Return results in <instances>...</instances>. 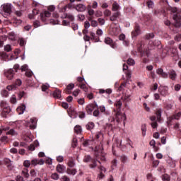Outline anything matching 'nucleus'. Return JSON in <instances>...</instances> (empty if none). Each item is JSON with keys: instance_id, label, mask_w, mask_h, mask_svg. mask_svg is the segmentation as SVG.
<instances>
[{"instance_id": "obj_24", "label": "nucleus", "mask_w": 181, "mask_h": 181, "mask_svg": "<svg viewBox=\"0 0 181 181\" xmlns=\"http://www.w3.org/2000/svg\"><path fill=\"white\" fill-rule=\"evenodd\" d=\"M54 98H62V90L57 89L53 93Z\"/></svg>"}, {"instance_id": "obj_44", "label": "nucleus", "mask_w": 181, "mask_h": 181, "mask_svg": "<svg viewBox=\"0 0 181 181\" xmlns=\"http://www.w3.org/2000/svg\"><path fill=\"white\" fill-rule=\"evenodd\" d=\"M98 22L100 26H103V25H105V19L99 18L98 19Z\"/></svg>"}, {"instance_id": "obj_48", "label": "nucleus", "mask_w": 181, "mask_h": 181, "mask_svg": "<svg viewBox=\"0 0 181 181\" xmlns=\"http://www.w3.org/2000/svg\"><path fill=\"white\" fill-rule=\"evenodd\" d=\"M80 88H81V90H84L85 93H87V91H88V88H87V86H86V84H81L80 86Z\"/></svg>"}, {"instance_id": "obj_14", "label": "nucleus", "mask_w": 181, "mask_h": 181, "mask_svg": "<svg viewBox=\"0 0 181 181\" xmlns=\"http://www.w3.org/2000/svg\"><path fill=\"white\" fill-rule=\"evenodd\" d=\"M75 9L77 11V12H85L87 7L83 4H79L76 6Z\"/></svg>"}, {"instance_id": "obj_54", "label": "nucleus", "mask_w": 181, "mask_h": 181, "mask_svg": "<svg viewBox=\"0 0 181 181\" xmlns=\"http://www.w3.org/2000/svg\"><path fill=\"white\" fill-rule=\"evenodd\" d=\"M160 161L159 160H155L153 161V168H158V166L159 165Z\"/></svg>"}, {"instance_id": "obj_2", "label": "nucleus", "mask_w": 181, "mask_h": 181, "mask_svg": "<svg viewBox=\"0 0 181 181\" xmlns=\"http://www.w3.org/2000/svg\"><path fill=\"white\" fill-rule=\"evenodd\" d=\"M171 12H173V13H176L173 16V19L175 21L174 26H175V28H180L181 16L179 15L180 11L176 7H172Z\"/></svg>"}, {"instance_id": "obj_1", "label": "nucleus", "mask_w": 181, "mask_h": 181, "mask_svg": "<svg viewBox=\"0 0 181 181\" xmlns=\"http://www.w3.org/2000/svg\"><path fill=\"white\" fill-rule=\"evenodd\" d=\"M115 105L117 108V112H116L117 122H120L121 121H127V115H125V113L121 114V107H122V99L116 101Z\"/></svg>"}, {"instance_id": "obj_34", "label": "nucleus", "mask_w": 181, "mask_h": 181, "mask_svg": "<svg viewBox=\"0 0 181 181\" xmlns=\"http://www.w3.org/2000/svg\"><path fill=\"white\" fill-rule=\"evenodd\" d=\"M88 20L90 22V26L93 28H97V26H98V22H97V21L92 20L91 18H90Z\"/></svg>"}, {"instance_id": "obj_64", "label": "nucleus", "mask_w": 181, "mask_h": 181, "mask_svg": "<svg viewBox=\"0 0 181 181\" xmlns=\"http://www.w3.org/2000/svg\"><path fill=\"white\" fill-rule=\"evenodd\" d=\"M72 29L74 30H78V25L76 23H72Z\"/></svg>"}, {"instance_id": "obj_38", "label": "nucleus", "mask_w": 181, "mask_h": 181, "mask_svg": "<svg viewBox=\"0 0 181 181\" xmlns=\"http://www.w3.org/2000/svg\"><path fill=\"white\" fill-rule=\"evenodd\" d=\"M93 160V158L90 155L86 156L83 158V162L88 163V162H91Z\"/></svg>"}, {"instance_id": "obj_8", "label": "nucleus", "mask_w": 181, "mask_h": 181, "mask_svg": "<svg viewBox=\"0 0 181 181\" xmlns=\"http://www.w3.org/2000/svg\"><path fill=\"white\" fill-rule=\"evenodd\" d=\"M165 162L168 168H170L171 169L176 168V160H173V158L168 157L165 159Z\"/></svg>"}, {"instance_id": "obj_7", "label": "nucleus", "mask_w": 181, "mask_h": 181, "mask_svg": "<svg viewBox=\"0 0 181 181\" xmlns=\"http://www.w3.org/2000/svg\"><path fill=\"white\" fill-rule=\"evenodd\" d=\"M21 86H22V80L16 79L15 84L9 85L7 86V90L8 91H13V90H16V86L19 87Z\"/></svg>"}, {"instance_id": "obj_11", "label": "nucleus", "mask_w": 181, "mask_h": 181, "mask_svg": "<svg viewBox=\"0 0 181 181\" xmlns=\"http://www.w3.org/2000/svg\"><path fill=\"white\" fill-rule=\"evenodd\" d=\"M51 15L52 13H50V12L49 11H44L41 13H40L41 21H42V22H46V21H47V18H50Z\"/></svg>"}, {"instance_id": "obj_16", "label": "nucleus", "mask_w": 181, "mask_h": 181, "mask_svg": "<svg viewBox=\"0 0 181 181\" xmlns=\"http://www.w3.org/2000/svg\"><path fill=\"white\" fill-rule=\"evenodd\" d=\"M56 170L58 172V173L63 174L64 172H66V166L64 165L58 164L57 165Z\"/></svg>"}, {"instance_id": "obj_43", "label": "nucleus", "mask_w": 181, "mask_h": 181, "mask_svg": "<svg viewBox=\"0 0 181 181\" xmlns=\"http://www.w3.org/2000/svg\"><path fill=\"white\" fill-rule=\"evenodd\" d=\"M111 11L109 9H106L103 11L104 16L105 17L111 16Z\"/></svg>"}, {"instance_id": "obj_63", "label": "nucleus", "mask_w": 181, "mask_h": 181, "mask_svg": "<svg viewBox=\"0 0 181 181\" xmlns=\"http://www.w3.org/2000/svg\"><path fill=\"white\" fill-rule=\"evenodd\" d=\"M21 71H28V65H23L21 68Z\"/></svg>"}, {"instance_id": "obj_13", "label": "nucleus", "mask_w": 181, "mask_h": 181, "mask_svg": "<svg viewBox=\"0 0 181 181\" xmlns=\"http://www.w3.org/2000/svg\"><path fill=\"white\" fill-rule=\"evenodd\" d=\"M31 165L36 166L37 165H45V160L43 158L41 159H33L31 160Z\"/></svg>"}, {"instance_id": "obj_30", "label": "nucleus", "mask_w": 181, "mask_h": 181, "mask_svg": "<svg viewBox=\"0 0 181 181\" xmlns=\"http://www.w3.org/2000/svg\"><path fill=\"white\" fill-rule=\"evenodd\" d=\"M74 129V132L78 134H81V132H83V129L81 128V126H80V125L75 126Z\"/></svg>"}, {"instance_id": "obj_35", "label": "nucleus", "mask_w": 181, "mask_h": 181, "mask_svg": "<svg viewBox=\"0 0 181 181\" xmlns=\"http://www.w3.org/2000/svg\"><path fill=\"white\" fill-rule=\"evenodd\" d=\"M31 124L30 125V127L32 129H35L36 128V118L30 119Z\"/></svg>"}, {"instance_id": "obj_23", "label": "nucleus", "mask_w": 181, "mask_h": 181, "mask_svg": "<svg viewBox=\"0 0 181 181\" xmlns=\"http://www.w3.org/2000/svg\"><path fill=\"white\" fill-rule=\"evenodd\" d=\"M175 119H179V117H175V115L168 117L167 124L168 125H172V124H173V121H175Z\"/></svg>"}, {"instance_id": "obj_27", "label": "nucleus", "mask_w": 181, "mask_h": 181, "mask_svg": "<svg viewBox=\"0 0 181 181\" xmlns=\"http://www.w3.org/2000/svg\"><path fill=\"white\" fill-rule=\"evenodd\" d=\"M162 112H163V110H162V108L157 110L156 112V115L158 121H160V118L162 117Z\"/></svg>"}, {"instance_id": "obj_20", "label": "nucleus", "mask_w": 181, "mask_h": 181, "mask_svg": "<svg viewBox=\"0 0 181 181\" xmlns=\"http://www.w3.org/2000/svg\"><path fill=\"white\" fill-rule=\"evenodd\" d=\"M120 161L123 165H127V163H129V158L123 154L120 156Z\"/></svg>"}, {"instance_id": "obj_53", "label": "nucleus", "mask_w": 181, "mask_h": 181, "mask_svg": "<svg viewBox=\"0 0 181 181\" xmlns=\"http://www.w3.org/2000/svg\"><path fill=\"white\" fill-rule=\"evenodd\" d=\"M1 94L3 97H8V95H9V93H8V90H1Z\"/></svg>"}, {"instance_id": "obj_49", "label": "nucleus", "mask_w": 181, "mask_h": 181, "mask_svg": "<svg viewBox=\"0 0 181 181\" xmlns=\"http://www.w3.org/2000/svg\"><path fill=\"white\" fill-rule=\"evenodd\" d=\"M10 101L11 104H16V96H15V95H13L11 97Z\"/></svg>"}, {"instance_id": "obj_17", "label": "nucleus", "mask_w": 181, "mask_h": 181, "mask_svg": "<svg viewBox=\"0 0 181 181\" xmlns=\"http://www.w3.org/2000/svg\"><path fill=\"white\" fill-rule=\"evenodd\" d=\"M156 74L161 76V77H163V78H168V73L163 71V69L162 68H158L156 70Z\"/></svg>"}, {"instance_id": "obj_5", "label": "nucleus", "mask_w": 181, "mask_h": 181, "mask_svg": "<svg viewBox=\"0 0 181 181\" xmlns=\"http://www.w3.org/2000/svg\"><path fill=\"white\" fill-rule=\"evenodd\" d=\"M3 9V16L4 18H7V16H9L11 13H12V4H6L2 6Z\"/></svg>"}, {"instance_id": "obj_51", "label": "nucleus", "mask_w": 181, "mask_h": 181, "mask_svg": "<svg viewBox=\"0 0 181 181\" xmlns=\"http://www.w3.org/2000/svg\"><path fill=\"white\" fill-rule=\"evenodd\" d=\"M51 177L52 179H53L54 180H59V174L57 173H53L52 175H51Z\"/></svg>"}, {"instance_id": "obj_9", "label": "nucleus", "mask_w": 181, "mask_h": 181, "mask_svg": "<svg viewBox=\"0 0 181 181\" xmlns=\"http://www.w3.org/2000/svg\"><path fill=\"white\" fill-rule=\"evenodd\" d=\"M4 76L8 80H12L15 76V71L13 69H10L4 72Z\"/></svg>"}, {"instance_id": "obj_12", "label": "nucleus", "mask_w": 181, "mask_h": 181, "mask_svg": "<svg viewBox=\"0 0 181 181\" xmlns=\"http://www.w3.org/2000/svg\"><path fill=\"white\" fill-rule=\"evenodd\" d=\"M121 16V12L120 11H115L112 13V15L110 17V21L112 22H115L117 21V18H119Z\"/></svg>"}, {"instance_id": "obj_47", "label": "nucleus", "mask_w": 181, "mask_h": 181, "mask_svg": "<svg viewBox=\"0 0 181 181\" xmlns=\"http://www.w3.org/2000/svg\"><path fill=\"white\" fill-rule=\"evenodd\" d=\"M117 165H118V160L117 159H114L112 161V168L114 169L115 168H117Z\"/></svg>"}, {"instance_id": "obj_29", "label": "nucleus", "mask_w": 181, "mask_h": 181, "mask_svg": "<svg viewBox=\"0 0 181 181\" xmlns=\"http://www.w3.org/2000/svg\"><path fill=\"white\" fill-rule=\"evenodd\" d=\"M110 33L113 36H118V35H119V29H118L117 28H113L110 31Z\"/></svg>"}, {"instance_id": "obj_52", "label": "nucleus", "mask_w": 181, "mask_h": 181, "mask_svg": "<svg viewBox=\"0 0 181 181\" xmlns=\"http://www.w3.org/2000/svg\"><path fill=\"white\" fill-rule=\"evenodd\" d=\"M4 50L5 52H11L12 50L11 45H6V46H4Z\"/></svg>"}, {"instance_id": "obj_19", "label": "nucleus", "mask_w": 181, "mask_h": 181, "mask_svg": "<svg viewBox=\"0 0 181 181\" xmlns=\"http://www.w3.org/2000/svg\"><path fill=\"white\" fill-rule=\"evenodd\" d=\"M105 43H106V45H110L112 49H115V47H117V45L114 43V42H112V40L110 37H107L105 38Z\"/></svg>"}, {"instance_id": "obj_42", "label": "nucleus", "mask_w": 181, "mask_h": 181, "mask_svg": "<svg viewBox=\"0 0 181 181\" xmlns=\"http://www.w3.org/2000/svg\"><path fill=\"white\" fill-rule=\"evenodd\" d=\"M67 165L69 168H74V166H76V163H74V160H70L68 161Z\"/></svg>"}, {"instance_id": "obj_26", "label": "nucleus", "mask_w": 181, "mask_h": 181, "mask_svg": "<svg viewBox=\"0 0 181 181\" xmlns=\"http://www.w3.org/2000/svg\"><path fill=\"white\" fill-rule=\"evenodd\" d=\"M177 76V75L176 74V71H175L174 70H170L169 77L171 80H176Z\"/></svg>"}, {"instance_id": "obj_18", "label": "nucleus", "mask_w": 181, "mask_h": 181, "mask_svg": "<svg viewBox=\"0 0 181 181\" xmlns=\"http://www.w3.org/2000/svg\"><path fill=\"white\" fill-rule=\"evenodd\" d=\"M156 74L161 76V77H163V78H168V73L163 71V69L162 68H158L156 70Z\"/></svg>"}, {"instance_id": "obj_10", "label": "nucleus", "mask_w": 181, "mask_h": 181, "mask_svg": "<svg viewBox=\"0 0 181 181\" xmlns=\"http://www.w3.org/2000/svg\"><path fill=\"white\" fill-rule=\"evenodd\" d=\"M158 91L163 97H166V95H169V88L166 86L159 87Z\"/></svg>"}, {"instance_id": "obj_22", "label": "nucleus", "mask_w": 181, "mask_h": 181, "mask_svg": "<svg viewBox=\"0 0 181 181\" xmlns=\"http://www.w3.org/2000/svg\"><path fill=\"white\" fill-rule=\"evenodd\" d=\"M26 110V106L25 105H22L17 108V112H18L19 115H22L25 112Z\"/></svg>"}, {"instance_id": "obj_45", "label": "nucleus", "mask_w": 181, "mask_h": 181, "mask_svg": "<svg viewBox=\"0 0 181 181\" xmlns=\"http://www.w3.org/2000/svg\"><path fill=\"white\" fill-rule=\"evenodd\" d=\"M96 149L98 152H100V153H103V151H104V147H103V144L100 143V145L96 147Z\"/></svg>"}, {"instance_id": "obj_28", "label": "nucleus", "mask_w": 181, "mask_h": 181, "mask_svg": "<svg viewBox=\"0 0 181 181\" xmlns=\"http://www.w3.org/2000/svg\"><path fill=\"white\" fill-rule=\"evenodd\" d=\"M38 145H39V142L37 141H35L34 142V144H30L28 146L29 151H35V149L36 148V147H37Z\"/></svg>"}, {"instance_id": "obj_55", "label": "nucleus", "mask_w": 181, "mask_h": 181, "mask_svg": "<svg viewBox=\"0 0 181 181\" xmlns=\"http://www.w3.org/2000/svg\"><path fill=\"white\" fill-rule=\"evenodd\" d=\"M30 175L32 177H36L37 173H36V171H35V170H31L30 172Z\"/></svg>"}, {"instance_id": "obj_31", "label": "nucleus", "mask_w": 181, "mask_h": 181, "mask_svg": "<svg viewBox=\"0 0 181 181\" xmlns=\"http://www.w3.org/2000/svg\"><path fill=\"white\" fill-rule=\"evenodd\" d=\"M119 9V5L117 2H114L112 4V12H117L119 11L118 10Z\"/></svg>"}, {"instance_id": "obj_60", "label": "nucleus", "mask_w": 181, "mask_h": 181, "mask_svg": "<svg viewBox=\"0 0 181 181\" xmlns=\"http://www.w3.org/2000/svg\"><path fill=\"white\" fill-rule=\"evenodd\" d=\"M147 5L148 8H153V5H154L153 1H152L151 0L148 1Z\"/></svg>"}, {"instance_id": "obj_3", "label": "nucleus", "mask_w": 181, "mask_h": 181, "mask_svg": "<svg viewBox=\"0 0 181 181\" xmlns=\"http://www.w3.org/2000/svg\"><path fill=\"white\" fill-rule=\"evenodd\" d=\"M0 105L3 110L1 112V117H3V118H6L8 114L11 112V107H9V105L5 101H1Z\"/></svg>"}, {"instance_id": "obj_59", "label": "nucleus", "mask_w": 181, "mask_h": 181, "mask_svg": "<svg viewBox=\"0 0 181 181\" xmlns=\"http://www.w3.org/2000/svg\"><path fill=\"white\" fill-rule=\"evenodd\" d=\"M98 169H99V170H100V173H105V172L107 171L105 168H104V166H103V165L99 166Z\"/></svg>"}, {"instance_id": "obj_6", "label": "nucleus", "mask_w": 181, "mask_h": 181, "mask_svg": "<svg viewBox=\"0 0 181 181\" xmlns=\"http://www.w3.org/2000/svg\"><path fill=\"white\" fill-rule=\"evenodd\" d=\"M98 108V105L97 104V102H94V104L90 103L86 107V112L88 114V115H91L93 114V111H94L95 108Z\"/></svg>"}, {"instance_id": "obj_37", "label": "nucleus", "mask_w": 181, "mask_h": 181, "mask_svg": "<svg viewBox=\"0 0 181 181\" xmlns=\"http://www.w3.org/2000/svg\"><path fill=\"white\" fill-rule=\"evenodd\" d=\"M94 122H90L86 124V129H88L89 131H91L94 128Z\"/></svg>"}, {"instance_id": "obj_58", "label": "nucleus", "mask_w": 181, "mask_h": 181, "mask_svg": "<svg viewBox=\"0 0 181 181\" xmlns=\"http://www.w3.org/2000/svg\"><path fill=\"white\" fill-rule=\"evenodd\" d=\"M25 76L27 77H32V76H33V72H32L31 71L27 70L25 71Z\"/></svg>"}, {"instance_id": "obj_57", "label": "nucleus", "mask_w": 181, "mask_h": 181, "mask_svg": "<svg viewBox=\"0 0 181 181\" xmlns=\"http://www.w3.org/2000/svg\"><path fill=\"white\" fill-rule=\"evenodd\" d=\"M93 117H98L100 115V110L98 109H96L93 111Z\"/></svg>"}, {"instance_id": "obj_4", "label": "nucleus", "mask_w": 181, "mask_h": 181, "mask_svg": "<svg viewBox=\"0 0 181 181\" xmlns=\"http://www.w3.org/2000/svg\"><path fill=\"white\" fill-rule=\"evenodd\" d=\"M145 45L139 44L138 45V50L141 54V57L143 63H148V57H149V52L148 51H144V47Z\"/></svg>"}, {"instance_id": "obj_36", "label": "nucleus", "mask_w": 181, "mask_h": 181, "mask_svg": "<svg viewBox=\"0 0 181 181\" xmlns=\"http://www.w3.org/2000/svg\"><path fill=\"white\" fill-rule=\"evenodd\" d=\"M73 88H74V83H69L66 88V93H70Z\"/></svg>"}, {"instance_id": "obj_46", "label": "nucleus", "mask_w": 181, "mask_h": 181, "mask_svg": "<svg viewBox=\"0 0 181 181\" xmlns=\"http://www.w3.org/2000/svg\"><path fill=\"white\" fill-rule=\"evenodd\" d=\"M127 63L129 66H134V64H135V61L130 58L127 59Z\"/></svg>"}, {"instance_id": "obj_21", "label": "nucleus", "mask_w": 181, "mask_h": 181, "mask_svg": "<svg viewBox=\"0 0 181 181\" xmlns=\"http://www.w3.org/2000/svg\"><path fill=\"white\" fill-rule=\"evenodd\" d=\"M139 33H141V28L139 27V25H136L134 31H133L132 33V36L134 37L135 36H138V35H139Z\"/></svg>"}, {"instance_id": "obj_33", "label": "nucleus", "mask_w": 181, "mask_h": 181, "mask_svg": "<svg viewBox=\"0 0 181 181\" xmlns=\"http://www.w3.org/2000/svg\"><path fill=\"white\" fill-rule=\"evenodd\" d=\"M66 173L68 175H72L73 176H74V175H76V173H77V170L67 168Z\"/></svg>"}, {"instance_id": "obj_40", "label": "nucleus", "mask_w": 181, "mask_h": 181, "mask_svg": "<svg viewBox=\"0 0 181 181\" xmlns=\"http://www.w3.org/2000/svg\"><path fill=\"white\" fill-rule=\"evenodd\" d=\"M22 174L25 177H29V170L25 168L24 170L22 171Z\"/></svg>"}, {"instance_id": "obj_32", "label": "nucleus", "mask_w": 181, "mask_h": 181, "mask_svg": "<svg viewBox=\"0 0 181 181\" xmlns=\"http://www.w3.org/2000/svg\"><path fill=\"white\" fill-rule=\"evenodd\" d=\"M6 135H11L12 136H15L18 135V132H16L15 129H11L6 133Z\"/></svg>"}, {"instance_id": "obj_62", "label": "nucleus", "mask_w": 181, "mask_h": 181, "mask_svg": "<svg viewBox=\"0 0 181 181\" xmlns=\"http://www.w3.org/2000/svg\"><path fill=\"white\" fill-rule=\"evenodd\" d=\"M103 30L102 29H98L96 31V35H98V36H103Z\"/></svg>"}, {"instance_id": "obj_39", "label": "nucleus", "mask_w": 181, "mask_h": 181, "mask_svg": "<svg viewBox=\"0 0 181 181\" xmlns=\"http://www.w3.org/2000/svg\"><path fill=\"white\" fill-rule=\"evenodd\" d=\"M0 59L6 60V59H8V54H6V52H0Z\"/></svg>"}, {"instance_id": "obj_50", "label": "nucleus", "mask_w": 181, "mask_h": 181, "mask_svg": "<svg viewBox=\"0 0 181 181\" xmlns=\"http://www.w3.org/2000/svg\"><path fill=\"white\" fill-rule=\"evenodd\" d=\"M31 163H31L30 160H25L24 163H23V166H25V168H29V166H30V164H31Z\"/></svg>"}, {"instance_id": "obj_61", "label": "nucleus", "mask_w": 181, "mask_h": 181, "mask_svg": "<svg viewBox=\"0 0 181 181\" xmlns=\"http://www.w3.org/2000/svg\"><path fill=\"white\" fill-rule=\"evenodd\" d=\"M146 39H153L155 37V35L153 33L147 34L146 36Z\"/></svg>"}, {"instance_id": "obj_15", "label": "nucleus", "mask_w": 181, "mask_h": 181, "mask_svg": "<svg viewBox=\"0 0 181 181\" xmlns=\"http://www.w3.org/2000/svg\"><path fill=\"white\" fill-rule=\"evenodd\" d=\"M97 162H98V163L100 165H101V162L100 160H97V158L96 159H93L91 160L90 164L89 165V168L90 169H95V168H97V166H98V164L97 163Z\"/></svg>"}, {"instance_id": "obj_41", "label": "nucleus", "mask_w": 181, "mask_h": 181, "mask_svg": "<svg viewBox=\"0 0 181 181\" xmlns=\"http://www.w3.org/2000/svg\"><path fill=\"white\" fill-rule=\"evenodd\" d=\"M163 181H170V176L168 174H164L162 177Z\"/></svg>"}, {"instance_id": "obj_25", "label": "nucleus", "mask_w": 181, "mask_h": 181, "mask_svg": "<svg viewBox=\"0 0 181 181\" xmlns=\"http://www.w3.org/2000/svg\"><path fill=\"white\" fill-rule=\"evenodd\" d=\"M63 19H69V21H74V16H73L71 13H64V16H62Z\"/></svg>"}, {"instance_id": "obj_56", "label": "nucleus", "mask_w": 181, "mask_h": 181, "mask_svg": "<svg viewBox=\"0 0 181 181\" xmlns=\"http://www.w3.org/2000/svg\"><path fill=\"white\" fill-rule=\"evenodd\" d=\"M129 97H130L129 95H127L122 97L121 100H122L123 101H125L127 103L129 101Z\"/></svg>"}]
</instances>
